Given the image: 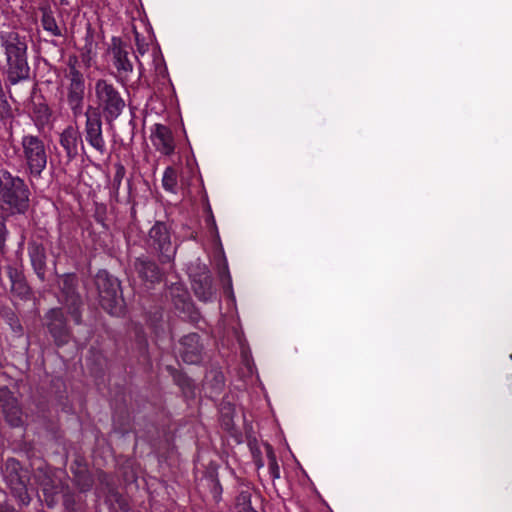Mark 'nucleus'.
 I'll use <instances>...</instances> for the list:
<instances>
[{
    "instance_id": "obj_1",
    "label": "nucleus",
    "mask_w": 512,
    "mask_h": 512,
    "mask_svg": "<svg viewBox=\"0 0 512 512\" xmlns=\"http://www.w3.org/2000/svg\"><path fill=\"white\" fill-rule=\"evenodd\" d=\"M0 49L6 59L7 81L16 85L29 78L30 68L27 61V41L17 31H0Z\"/></svg>"
},
{
    "instance_id": "obj_2",
    "label": "nucleus",
    "mask_w": 512,
    "mask_h": 512,
    "mask_svg": "<svg viewBox=\"0 0 512 512\" xmlns=\"http://www.w3.org/2000/svg\"><path fill=\"white\" fill-rule=\"evenodd\" d=\"M30 191L24 180L9 171H0V204L11 213H25Z\"/></svg>"
},
{
    "instance_id": "obj_3",
    "label": "nucleus",
    "mask_w": 512,
    "mask_h": 512,
    "mask_svg": "<svg viewBox=\"0 0 512 512\" xmlns=\"http://www.w3.org/2000/svg\"><path fill=\"white\" fill-rule=\"evenodd\" d=\"M19 156L31 176L39 177L47 166L48 153L46 145L44 141L36 135H23L20 143Z\"/></svg>"
},
{
    "instance_id": "obj_4",
    "label": "nucleus",
    "mask_w": 512,
    "mask_h": 512,
    "mask_svg": "<svg viewBox=\"0 0 512 512\" xmlns=\"http://www.w3.org/2000/svg\"><path fill=\"white\" fill-rule=\"evenodd\" d=\"M94 92L98 108L103 111L106 120L117 119L125 107V101L114 85L105 79H98Z\"/></svg>"
},
{
    "instance_id": "obj_5",
    "label": "nucleus",
    "mask_w": 512,
    "mask_h": 512,
    "mask_svg": "<svg viewBox=\"0 0 512 512\" xmlns=\"http://www.w3.org/2000/svg\"><path fill=\"white\" fill-rule=\"evenodd\" d=\"M95 284L99 292L101 306L111 315L122 314L123 299L119 293L120 285L117 279L102 270L97 273Z\"/></svg>"
},
{
    "instance_id": "obj_6",
    "label": "nucleus",
    "mask_w": 512,
    "mask_h": 512,
    "mask_svg": "<svg viewBox=\"0 0 512 512\" xmlns=\"http://www.w3.org/2000/svg\"><path fill=\"white\" fill-rule=\"evenodd\" d=\"M67 77L69 79L67 102L74 117L77 118L83 114L85 81L83 75L74 66L70 67Z\"/></svg>"
},
{
    "instance_id": "obj_7",
    "label": "nucleus",
    "mask_w": 512,
    "mask_h": 512,
    "mask_svg": "<svg viewBox=\"0 0 512 512\" xmlns=\"http://www.w3.org/2000/svg\"><path fill=\"white\" fill-rule=\"evenodd\" d=\"M148 244L159 253L161 262H169L175 255L170 233L164 223L156 222L149 231Z\"/></svg>"
},
{
    "instance_id": "obj_8",
    "label": "nucleus",
    "mask_w": 512,
    "mask_h": 512,
    "mask_svg": "<svg viewBox=\"0 0 512 512\" xmlns=\"http://www.w3.org/2000/svg\"><path fill=\"white\" fill-rule=\"evenodd\" d=\"M85 138L94 149L101 154L106 150L105 140L102 135V121L97 108L89 106L85 112Z\"/></svg>"
},
{
    "instance_id": "obj_9",
    "label": "nucleus",
    "mask_w": 512,
    "mask_h": 512,
    "mask_svg": "<svg viewBox=\"0 0 512 512\" xmlns=\"http://www.w3.org/2000/svg\"><path fill=\"white\" fill-rule=\"evenodd\" d=\"M76 277L72 274L63 275L59 280L61 288L60 301L67 307V312L71 314L76 323H80L81 300L75 291Z\"/></svg>"
},
{
    "instance_id": "obj_10",
    "label": "nucleus",
    "mask_w": 512,
    "mask_h": 512,
    "mask_svg": "<svg viewBox=\"0 0 512 512\" xmlns=\"http://www.w3.org/2000/svg\"><path fill=\"white\" fill-rule=\"evenodd\" d=\"M47 326L55 343L60 346L69 341L70 335L66 327L64 313L60 308L51 309L47 314Z\"/></svg>"
},
{
    "instance_id": "obj_11",
    "label": "nucleus",
    "mask_w": 512,
    "mask_h": 512,
    "mask_svg": "<svg viewBox=\"0 0 512 512\" xmlns=\"http://www.w3.org/2000/svg\"><path fill=\"white\" fill-rule=\"evenodd\" d=\"M151 141L153 146L164 155H171L175 149V141L169 127L162 124H155L151 130Z\"/></svg>"
},
{
    "instance_id": "obj_12",
    "label": "nucleus",
    "mask_w": 512,
    "mask_h": 512,
    "mask_svg": "<svg viewBox=\"0 0 512 512\" xmlns=\"http://www.w3.org/2000/svg\"><path fill=\"white\" fill-rule=\"evenodd\" d=\"M111 53L113 55V64L118 72V77L120 79H126L133 71V64L128 58V50L119 40L114 38Z\"/></svg>"
},
{
    "instance_id": "obj_13",
    "label": "nucleus",
    "mask_w": 512,
    "mask_h": 512,
    "mask_svg": "<svg viewBox=\"0 0 512 512\" xmlns=\"http://www.w3.org/2000/svg\"><path fill=\"white\" fill-rule=\"evenodd\" d=\"M6 274L10 280L11 293L19 298H26L30 293V288L25 280L21 266L18 264L7 265Z\"/></svg>"
},
{
    "instance_id": "obj_14",
    "label": "nucleus",
    "mask_w": 512,
    "mask_h": 512,
    "mask_svg": "<svg viewBox=\"0 0 512 512\" xmlns=\"http://www.w3.org/2000/svg\"><path fill=\"white\" fill-rule=\"evenodd\" d=\"M182 358L185 362L193 364L200 360L199 336L197 334H189L181 339Z\"/></svg>"
},
{
    "instance_id": "obj_15",
    "label": "nucleus",
    "mask_w": 512,
    "mask_h": 512,
    "mask_svg": "<svg viewBox=\"0 0 512 512\" xmlns=\"http://www.w3.org/2000/svg\"><path fill=\"white\" fill-rule=\"evenodd\" d=\"M134 266L143 280L153 283L160 279V271L155 263L144 258H138Z\"/></svg>"
},
{
    "instance_id": "obj_16",
    "label": "nucleus",
    "mask_w": 512,
    "mask_h": 512,
    "mask_svg": "<svg viewBox=\"0 0 512 512\" xmlns=\"http://www.w3.org/2000/svg\"><path fill=\"white\" fill-rule=\"evenodd\" d=\"M79 133L73 127H67L60 135V144L69 158L77 155Z\"/></svg>"
},
{
    "instance_id": "obj_17",
    "label": "nucleus",
    "mask_w": 512,
    "mask_h": 512,
    "mask_svg": "<svg viewBox=\"0 0 512 512\" xmlns=\"http://www.w3.org/2000/svg\"><path fill=\"white\" fill-rule=\"evenodd\" d=\"M28 252L36 274L39 276V278L44 279L46 266L44 248L41 245L34 243L29 246Z\"/></svg>"
},
{
    "instance_id": "obj_18",
    "label": "nucleus",
    "mask_w": 512,
    "mask_h": 512,
    "mask_svg": "<svg viewBox=\"0 0 512 512\" xmlns=\"http://www.w3.org/2000/svg\"><path fill=\"white\" fill-rule=\"evenodd\" d=\"M3 412L5 414V418L7 422L14 427L21 425L22 423V414L21 410L17 404V401L14 398L9 399L3 405Z\"/></svg>"
},
{
    "instance_id": "obj_19",
    "label": "nucleus",
    "mask_w": 512,
    "mask_h": 512,
    "mask_svg": "<svg viewBox=\"0 0 512 512\" xmlns=\"http://www.w3.org/2000/svg\"><path fill=\"white\" fill-rule=\"evenodd\" d=\"M232 512H256L251 506V494L249 491H241L236 496Z\"/></svg>"
},
{
    "instance_id": "obj_20",
    "label": "nucleus",
    "mask_w": 512,
    "mask_h": 512,
    "mask_svg": "<svg viewBox=\"0 0 512 512\" xmlns=\"http://www.w3.org/2000/svg\"><path fill=\"white\" fill-rule=\"evenodd\" d=\"M194 291L197 297L202 301H208L213 296V290L211 286V280L210 277L206 276L204 279V284L202 283H195Z\"/></svg>"
},
{
    "instance_id": "obj_21",
    "label": "nucleus",
    "mask_w": 512,
    "mask_h": 512,
    "mask_svg": "<svg viewBox=\"0 0 512 512\" xmlns=\"http://www.w3.org/2000/svg\"><path fill=\"white\" fill-rule=\"evenodd\" d=\"M177 172L172 167H167L162 178V185L166 191L176 193L177 190Z\"/></svg>"
},
{
    "instance_id": "obj_22",
    "label": "nucleus",
    "mask_w": 512,
    "mask_h": 512,
    "mask_svg": "<svg viewBox=\"0 0 512 512\" xmlns=\"http://www.w3.org/2000/svg\"><path fill=\"white\" fill-rule=\"evenodd\" d=\"M42 26L44 30L49 32L52 36H61V29L58 27L54 17L44 12L42 16Z\"/></svg>"
},
{
    "instance_id": "obj_23",
    "label": "nucleus",
    "mask_w": 512,
    "mask_h": 512,
    "mask_svg": "<svg viewBox=\"0 0 512 512\" xmlns=\"http://www.w3.org/2000/svg\"><path fill=\"white\" fill-rule=\"evenodd\" d=\"M13 492L21 505L26 506L30 503V496L28 495L27 488L22 483H19L17 487H14Z\"/></svg>"
},
{
    "instance_id": "obj_24",
    "label": "nucleus",
    "mask_w": 512,
    "mask_h": 512,
    "mask_svg": "<svg viewBox=\"0 0 512 512\" xmlns=\"http://www.w3.org/2000/svg\"><path fill=\"white\" fill-rule=\"evenodd\" d=\"M125 176V168L122 164L115 165V174L113 177V187L118 190L121 186L122 180Z\"/></svg>"
},
{
    "instance_id": "obj_25",
    "label": "nucleus",
    "mask_w": 512,
    "mask_h": 512,
    "mask_svg": "<svg viewBox=\"0 0 512 512\" xmlns=\"http://www.w3.org/2000/svg\"><path fill=\"white\" fill-rule=\"evenodd\" d=\"M6 234H7V229H6L5 221H4V218L0 216V245L4 242Z\"/></svg>"
},
{
    "instance_id": "obj_26",
    "label": "nucleus",
    "mask_w": 512,
    "mask_h": 512,
    "mask_svg": "<svg viewBox=\"0 0 512 512\" xmlns=\"http://www.w3.org/2000/svg\"><path fill=\"white\" fill-rule=\"evenodd\" d=\"M208 224L211 225V227L213 228L216 236L218 237V231H217V227H216V224H215V219L214 217L211 215L208 220H207Z\"/></svg>"
},
{
    "instance_id": "obj_27",
    "label": "nucleus",
    "mask_w": 512,
    "mask_h": 512,
    "mask_svg": "<svg viewBox=\"0 0 512 512\" xmlns=\"http://www.w3.org/2000/svg\"><path fill=\"white\" fill-rule=\"evenodd\" d=\"M19 463L16 460H9L7 463V466H11L13 469H16L18 467Z\"/></svg>"
},
{
    "instance_id": "obj_28",
    "label": "nucleus",
    "mask_w": 512,
    "mask_h": 512,
    "mask_svg": "<svg viewBox=\"0 0 512 512\" xmlns=\"http://www.w3.org/2000/svg\"><path fill=\"white\" fill-rule=\"evenodd\" d=\"M59 2H60L61 4H65V3H66V0H59Z\"/></svg>"
},
{
    "instance_id": "obj_29",
    "label": "nucleus",
    "mask_w": 512,
    "mask_h": 512,
    "mask_svg": "<svg viewBox=\"0 0 512 512\" xmlns=\"http://www.w3.org/2000/svg\"><path fill=\"white\" fill-rule=\"evenodd\" d=\"M510 357H511V359H512V354H511V356H510Z\"/></svg>"
}]
</instances>
